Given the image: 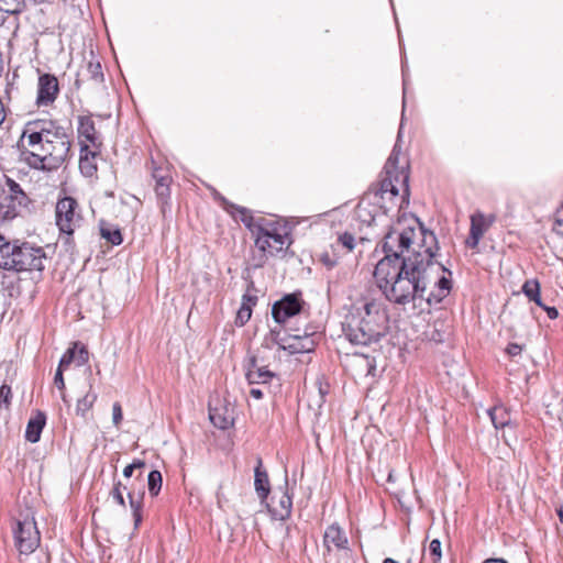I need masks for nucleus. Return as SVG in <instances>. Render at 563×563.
<instances>
[{"mask_svg": "<svg viewBox=\"0 0 563 563\" xmlns=\"http://www.w3.org/2000/svg\"><path fill=\"white\" fill-rule=\"evenodd\" d=\"M423 244L412 250V254L402 257L401 264H390V260L382 258L375 266L374 278L386 300L405 307L412 303L413 308H422L439 303L451 290V275L441 263L434 260L438 251L435 234L421 228Z\"/></svg>", "mask_w": 563, "mask_h": 563, "instance_id": "f257e3e1", "label": "nucleus"}, {"mask_svg": "<svg viewBox=\"0 0 563 563\" xmlns=\"http://www.w3.org/2000/svg\"><path fill=\"white\" fill-rule=\"evenodd\" d=\"M70 137L55 121H27L19 140L21 159L31 168L52 172L59 168L70 152Z\"/></svg>", "mask_w": 563, "mask_h": 563, "instance_id": "f03ea898", "label": "nucleus"}, {"mask_svg": "<svg viewBox=\"0 0 563 563\" xmlns=\"http://www.w3.org/2000/svg\"><path fill=\"white\" fill-rule=\"evenodd\" d=\"M388 323L385 302L377 298H365L346 316L342 330L352 344L369 345L386 334Z\"/></svg>", "mask_w": 563, "mask_h": 563, "instance_id": "7ed1b4c3", "label": "nucleus"}, {"mask_svg": "<svg viewBox=\"0 0 563 563\" xmlns=\"http://www.w3.org/2000/svg\"><path fill=\"white\" fill-rule=\"evenodd\" d=\"M415 235L416 230L412 227L391 228L384 238L383 251L385 256L383 258L390 260V264H401L402 257L412 254L410 246L413 243Z\"/></svg>", "mask_w": 563, "mask_h": 563, "instance_id": "20e7f679", "label": "nucleus"}, {"mask_svg": "<svg viewBox=\"0 0 563 563\" xmlns=\"http://www.w3.org/2000/svg\"><path fill=\"white\" fill-rule=\"evenodd\" d=\"M29 197L21 186L11 178L0 187V221L16 218L29 203Z\"/></svg>", "mask_w": 563, "mask_h": 563, "instance_id": "39448f33", "label": "nucleus"}, {"mask_svg": "<svg viewBox=\"0 0 563 563\" xmlns=\"http://www.w3.org/2000/svg\"><path fill=\"white\" fill-rule=\"evenodd\" d=\"M255 230L256 232L253 234L255 236V245L263 253L275 255L291 242L287 233L280 232L274 224L264 223V219L258 221Z\"/></svg>", "mask_w": 563, "mask_h": 563, "instance_id": "423d86ee", "label": "nucleus"}, {"mask_svg": "<svg viewBox=\"0 0 563 563\" xmlns=\"http://www.w3.org/2000/svg\"><path fill=\"white\" fill-rule=\"evenodd\" d=\"M15 547L21 554H31L40 545L41 537L36 522L29 515L16 519L13 527Z\"/></svg>", "mask_w": 563, "mask_h": 563, "instance_id": "0eeeda50", "label": "nucleus"}, {"mask_svg": "<svg viewBox=\"0 0 563 563\" xmlns=\"http://www.w3.org/2000/svg\"><path fill=\"white\" fill-rule=\"evenodd\" d=\"M55 217L59 231L71 235L81 220L77 201L68 196L59 198L55 208Z\"/></svg>", "mask_w": 563, "mask_h": 563, "instance_id": "6e6552de", "label": "nucleus"}, {"mask_svg": "<svg viewBox=\"0 0 563 563\" xmlns=\"http://www.w3.org/2000/svg\"><path fill=\"white\" fill-rule=\"evenodd\" d=\"M18 260L19 264L16 273L33 271L42 272L44 269L46 255L42 247L33 246L27 242H22Z\"/></svg>", "mask_w": 563, "mask_h": 563, "instance_id": "1a4fd4ad", "label": "nucleus"}, {"mask_svg": "<svg viewBox=\"0 0 563 563\" xmlns=\"http://www.w3.org/2000/svg\"><path fill=\"white\" fill-rule=\"evenodd\" d=\"M59 95V84L52 74H41L37 79L35 104L37 108L52 106Z\"/></svg>", "mask_w": 563, "mask_h": 563, "instance_id": "9d476101", "label": "nucleus"}, {"mask_svg": "<svg viewBox=\"0 0 563 563\" xmlns=\"http://www.w3.org/2000/svg\"><path fill=\"white\" fill-rule=\"evenodd\" d=\"M303 300L300 294H288L277 300L272 308L273 319L278 323H285L291 317L298 314L302 309Z\"/></svg>", "mask_w": 563, "mask_h": 563, "instance_id": "9b49d317", "label": "nucleus"}, {"mask_svg": "<svg viewBox=\"0 0 563 563\" xmlns=\"http://www.w3.org/2000/svg\"><path fill=\"white\" fill-rule=\"evenodd\" d=\"M267 509L276 520L287 519L292 509V497L288 493V476L285 475V484L275 490L269 503H266Z\"/></svg>", "mask_w": 563, "mask_h": 563, "instance_id": "f8f14e48", "label": "nucleus"}, {"mask_svg": "<svg viewBox=\"0 0 563 563\" xmlns=\"http://www.w3.org/2000/svg\"><path fill=\"white\" fill-rule=\"evenodd\" d=\"M401 153V148L398 142L394 145V148L387 158V162L384 166V174H395L396 181H400L404 187V195L409 196V172L407 166H399V155Z\"/></svg>", "mask_w": 563, "mask_h": 563, "instance_id": "ddd939ff", "label": "nucleus"}, {"mask_svg": "<svg viewBox=\"0 0 563 563\" xmlns=\"http://www.w3.org/2000/svg\"><path fill=\"white\" fill-rule=\"evenodd\" d=\"M323 548L330 554L333 551H349V538L345 531L338 525L328 526L323 533Z\"/></svg>", "mask_w": 563, "mask_h": 563, "instance_id": "4468645a", "label": "nucleus"}, {"mask_svg": "<svg viewBox=\"0 0 563 563\" xmlns=\"http://www.w3.org/2000/svg\"><path fill=\"white\" fill-rule=\"evenodd\" d=\"M21 242L8 241L0 234V268L4 271L16 272L19 264V254Z\"/></svg>", "mask_w": 563, "mask_h": 563, "instance_id": "2eb2a0df", "label": "nucleus"}, {"mask_svg": "<svg viewBox=\"0 0 563 563\" xmlns=\"http://www.w3.org/2000/svg\"><path fill=\"white\" fill-rule=\"evenodd\" d=\"M209 418L212 424L221 430L229 429L234 423V409L229 402L209 404Z\"/></svg>", "mask_w": 563, "mask_h": 563, "instance_id": "dca6fc26", "label": "nucleus"}, {"mask_svg": "<svg viewBox=\"0 0 563 563\" xmlns=\"http://www.w3.org/2000/svg\"><path fill=\"white\" fill-rule=\"evenodd\" d=\"M314 346L313 332L306 330L303 334L289 335L288 343L283 345V350L288 351L290 354L309 353L314 350Z\"/></svg>", "mask_w": 563, "mask_h": 563, "instance_id": "f3484780", "label": "nucleus"}, {"mask_svg": "<svg viewBox=\"0 0 563 563\" xmlns=\"http://www.w3.org/2000/svg\"><path fill=\"white\" fill-rule=\"evenodd\" d=\"M221 200L227 212H229L235 220H240L252 232V234L256 232L255 225L258 222H254L251 210L245 207L232 203L225 198H221Z\"/></svg>", "mask_w": 563, "mask_h": 563, "instance_id": "a211bd4d", "label": "nucleus"}, {"mask_svg": "<svg viewBox=\"0 0 563 563\" xmlns=\"http://www.w3.org/2000/svg\"><path fill=\"white\" fill-rule=\"evenodd\" d=\"M404 191V187L400 181H396L395 174H385L380 180L379 188L373 194L374 199H385V196H389L393 199L399 195V191Z\"/></svg>", "mask_w": 563, "mask_h": 563, "instance_id": "6ab92c4d", "label": "nucleus"}, {"mask_svg": "<svg viewBox=\"0 0 563 563\" xmlns=\"http://www.w3.org/2000/svg\"><path fill=\"white\" fill-rule=\"evenodd\" d=\"M45 423L46 415L43 411L37 410L27 422L25 430V439L31 443L38 442Z\"/></svg>", "mask_w": 563, "mask_h": 563, "instance_id": "aec40b11", "label": "nucleus"}, {"mask_svg": "<svg viewBox=\"0 0 563 563\" xmlns=\"http://www.w3.org/2000/svg\"><path fill=\"white\" fill-rule=\"evenodd\" d=\"M254 486L256 494L262 503H266L268 494L271 492L268 474L263 470L262 460H257V465L254 470Z\"/></svg>", "mask_w": 563, "mask_h": 563, "instance_id": "412c9836", "label": "nucleus"}, {"mask_svg": "<svg viewBox=\"0 0 563 563\" xmlns=\"http://www.w3.org/2000/svg\"><path fill=\"white\" fill-rule=\"evenodd\" d=\"M78 135L79 137L91 144L92 146L100 145V141L96 131L95 122L90 117H79L78 119Z\"/></svg>", "mask_w": 563, "mask_h": 563, "instance_id": "4be33fe9", "label": "nucleus"}, {"mask_svg": "<svg viewBox=\"0 0 563 563\" xmlns=\"http://www.w3.org/2000/svg\"><path fill=\"white\" fill-rule=\"evenodd\" d=\"M495 221V214L485 216L483 212L477 211L471 216L470 231L483 238L485 232L494 224Z\"/></svg>", "mask_w": 563, "mask_h": 563, "instance_id": "5701e85b", "label": "nucleus"}, {"mask_svg": "<svg viewBox=\"0 0 563 563\" xmlns=\"http://www.w3.org/2000/svg\"><path fill=\"white\" fill-rule=\"evenodd\" d=\"M274 377V374L265 366H257L256 360H251V366L246 372V379L250 385L266 384Z\"/></svg>", "mask_w": 563, "mask_h": 563, "instance_id": "b1692460", "label": "nucleus"}, {"mask_svg": "<svg viewBox=\"0 0 563 563\" xmlns=\"http://www.w3.org/2000/svg\"><path fill=\"white\" fill-rule=\"evenodd\" d=\"M153 178L156 181L155 191L157 197L161 199H166L169 197V184H170V176L159 168H154L153 170Z\"/></svg>", "mask_w": 563, "mask_h": 563, "instance_id": "393cba45", "label": "nucleus"}, {"mask_svg": "<svg viewBox=\"0 0 563 563\" xmlns=\"http://www.w3.org/2000/svg\"><path fill=\"white\" fill-rule=\"evenodd\" d=\"M488 416L492 420V423L496 429H503L510 423V416L507 409L503 406H495L488 409Z\"/></svg>", "mask_w": 563, "mask_h": 563, "instance_id": "a878e982", "label": "nucleus"}, {"mask_svg": "<svg viewBox=\"0 0 563 563\" xmlns=\"http://www.w3.org/2000/svg\"><path fill=\"white\" fill-rule=\"evenodd\" d=\"M522 292L530 301H533L539 307H544L540 296V283L538 279L532 278L526 280L522 285Z\"/></svg>", "mask_w": 563, "mask_h": 563, "instance_id": "bb28decb", "label": "nucleus"}, {"mask_svg": "<svg viewBox=\"0 0 563 563\" xmlns=\"http://www.w3.org/2000/svg\"><path fill=\"white\" fill-rule=\"evenodd\" d=\"M100 234L104 240L110 242L112 245H120L123 241L120 229L113 225H106L101 223Z\"/></svg>", "mask_w": 563, "mask_h": 563, "instance_id": "cd10ccee", "label": "nucleus"}, {"mask_svg": "<svg viewBox=\"0 0 563 563\" xmlns=\"http://www.w3.org/2000/svg\"><path fill=\"white\" fill-rule=\"evenodd\" d=\"M97 400V394L91 391H87V394L78 399L76 405V413L85 417L86 413L92 408L95 401Z\"/></svg>", "mask_w": 563, "mask_h": 563, "instance_id": "c85d7f7f", "label": "nucleus"}, {"mask_svg": "<svg viewBox=\"0 0 563 563\" xmlns=\"http://www.w3.org/2000/svg\"><path fill=\"white\" fill-rule=\"evenodd\" d=\"M24 8V0H0V11L4 13L19 14Z\"/></svg>", "mask_w": 563, "mask_h": 563, "instance_id": "c756f323", "label": "nucleus"}, {"mask_svg": "<svg viewBox=\"0 0 563 563\" xmlns=\"http://www.w3.org/2000/svg\"><path fill=\"white\" fill-rule=\"evenodd\" d=\"M162 482H163V478H162V474L159 471L157 470H154V471H151L148 476H147V487H148V493L151 494V496H157L158 493L161 492V488H162Z\"/></svg>", "mask_w": 563, "mask_h": 563, "instance_id": "7c9ffc66", "label": "nucleus"}, {"mask_svg": "<svg viewBox=\"0 0 563 563\" xmlns=\"http://www.w3.org/2000/svg\"><path fill=\"white\" fill-rule=\"evenodd\" d=\"M144 493H142L139 498H135V496L132 493H128L130 507L132 509L133 518H134V525L137 527L142 521L141 510H142V499H143Z\"/></svg>", "mask_w": 563, "mask_h": 563, "instance_id": "2f4dec72", "label": "nucleus"}, {"mask_svg": "<svg viewBox=\"0 0 563 563\" xmlns=\"http://www.w3.org/2000/svg\"><path fill=\"white\" fill-rule=\"evenodd\" d=\"M82 152H86L85 156L81 154L80 156V162H79V167H80V170L84 175L86 176H92L93 173H96L97 170V167L96 165H93L89 158H88V154H91L92 156H95L96 154L95 153H91V152H88V145L86 144L85 146L81 147V153Z\"/></svg>", "mask_w": 563, "mask_h": 563, "instance_id": "473e14b6", "label": "nucleus"}, {"mask_svg": "<svg viewBox=\"0 0 563 563\" xmlns=\"http://www.w3.org/2000/svg\"><path fill=\"white\" fill-rule=\"evenodd\" d=\"M287 343H288V338L287 339L282 338L280 331L276 330V329H272L269 331V333L264 339V344L267 347H271L273 344H276V345H278V347L280 350H283V345H287Z\"/></svg>", "mask_w": 563, "mask_h": 563, "instance_id": "72a5a7b5", "label": "nucleus"}, {"mask_svg": "<svg viewBox=\"0 0 563 563\" xmlns=\"http://www.w3.org/2000/svg\"><path fill=\"white\" fill-rule=\"evenodd\" d=\"M77 349H78V343L76 342L60 357L57 368H62L63 371L66 369L75 361V350H77Z\"/></svg>", "mask_w": 563, "mask_h": 563, "instance_id": "f704fd0d", "label": "nucleus"}, {"mask_svg": "<svg viewBox=\"0 0 563 563\" xmlns=\"http://www.w3.org/2000/svg\"><path fill=\"white\" fill-rule=\"evenodd\" d=\"M428 554L432 561V563H439L442 558V551H441V542L438 539H433L428 549Z\"/></svg>", "mask_w": 563, "mask_h": 563, "instance_id": "c9c22d12", "label": "nucleus"}, {"mask_svg": "<svg viewBox=\"0 0 563 563\" xmlns=\"http://www.w3.org/2000/svg\"><path fill=\"white\" fill-rule=\"evenodd\" d=\"M87 71L90 79L98 82L103 80V73L99 62H89L87 65Z\"/></svg>", "mask_w": 563, "mask_h": 563, "instance_id": "e433bc0d", "label": "nucleus"}, {"mask_svg": "<svg viewBox=\"0 0 563 563\" xmlns=\"http://www.w3.org/2000/svg\"><path fill=\"white\" fill-rule=\"evenodd\" d=\"M356 214L357 218L367 225H371L375 221V217L371 213L369 210H367L366 207H364L363 202L357 206Z\"/></svg>", "mask_w": 563, "mask_h": 563, "instance_id": "4c0bfd02", "label": "nucleus"}, {"mask_svg": "<svg viewBox=\"0 0 563 563\" xmlns=\"http://www.w3.org/2000/svg\"><path fill=\"white\" fill-rule=\"evenodd\" d=\"M356 361L360 365H364L366 369V375H373L375 371V361L374 358L364 355V354H355Z\"/></svg>", "mask_w": 563, "mask_h": 563, "instance_id": "58836bf2", "label": "nucleus"}, {"mask_svg": "<svg viewBox=\"0 0 563 563\" xmlns=\"http://www.w3.org/2000/svg\"><path fill=\"white\" fill-rule=\"evenodd\" d=\"M338 245H341L345 247L347 252H351L355 246V239L351 233L344 232L343 234L339 235Z\"/></svg>", "mask_w": 563, "mask_h": 563, "instance_id": "ea45409f", "label": "nucleus"}, {"mask_svg": "<svg viewBox=\"0 0 563 563\" xmlns=\"http://www.w3.org/2000/svg\"><path fill=\"white\" fill-rule=\"evenodd\" d=\"M89 361V352L84 345L78 344V349L75 350V361L77 366H82Z\"/></svg>", "mask_w": 563, "mask_h": 563, "instance_id": "a19ab883", "label": "nucleus"}, {"mask_svg": "<svg viewBox=\"0 0 563 563\" xmlns=\"http://www.w3.org/2000/svg\"><path fill=\"white\" fill-rule=\"evenodd\" d=\"M125 487L121 484V482H118L114 484L110 495L112 498L122 507H125V500L123 497V490Z\"/></svg>", "mask_w": 563, "mask_h": 563, "instance_id": "79ce46f5", "label": "nucleus"}, {"mask_svg": "<svg viewBox=\"0 0 563 563\" xmlns=\"http://www.w3.org/2000/svg\"><path fill=\"white\" fill-rule=\"evenodd\" d=\"M251 316H252L251 308L249 306H246L245 303H243L238 311L236 323L239 325H244L251 319Z\"/></svg>", "mask_w": 563, "mask_h": 563, "instance_id": "37998d69", "label": "nucleus"}, {"mask_svg": "<svg viewBox=\"0 0 563 563\" xmlns=\"http://www.w3.org/2000/svg\"><path fill=\"white\" fill-rule=\"evenodd\" d=\"M11 397H12L11 387L3 384L0 387V404H4L8 407L10 405Z\"/></svg>", "mask_w": 563, "mask_h": 563, "instance_id": "c03bdc74", "label": "nucleus"}, {"mask_svg": "<svg viewBox=\"0 0 563 563\" xmlns=\"http://www.w3.org/2000/svg\"><path fill=\"white\" fill-rule=\"evenodd\" d=\"M123 419L122 408L119 402H114L112 406V421L114 426H119Z\"/></svg>", "mask_w": 563, "mask_h": 563, "instance_id": "a18cd8bd", "label": "nucleus"}, {"mask_svg": "<svg viewBox=\"0 0 563 563\" xmlns=\"http://www.w3.org/2000/svg\"><path fill=\"white\" fill-rule=\"evenodd\" d=\"M320 260L328 268H333L338 264V258L331 256L329 253L322 254Z\"/></svg>", "mask_w": 563, "mask_h": 563, "instance_id": "49530a36", "label": "nucleus"}, {"mask_svg": "<svg viewBox=\"0 0 563 563\" xmlns=\"http://www.w3.org/2000/svg\"><path fill=\"white\" fill-rule=\"evenodd\" d=\"M63 372L64 371L62 368H57L56 373H55V377H54V384L59 390L65 389V380H64Z\"/></svg>", "mask_w": 563, "mask_h": 563, "instance_id": "de8ad7c7", "label": "nucleus"}, {"mask_svg": "<svg viewBox=\"0 0 563 563\" xmlns=\"http://www.w3.org/2000/svg\"><path fill=\"white\" fill-rule=\"evenodd\" d=\"M521 351H522L521 345H519L517 343H509L506 349L507 354L511 357L519 355L521 353Z\"/></svg>", "mask_w": 563, "mask_h": 563, "instance_id": "09e8293b", "label": "nucleus"}, {"mask_svg": "<svg viewBox=\"0 0 563 563\" xmlns=\"http://www.w3.org/2000/svg\"><path fill=\"white\" fill-rule=\"evenodd\" d=\"M481 239H482L481 236H478L470 231V235L466 239V245L471 249H475V247H477Z\"/></svg>", "mask_w": 563, "mask_h": 563, "instance_id": "8fccbe9b", "label": "nucleus"}, {"mask_svg": "<svg viewBox=\"0 0 563 563\" xmlns=\"http://www.w3.org/2000/svg\"><path fill=\"white\" fill-rule=\"evenodd\" d=\"M542 308L545 310L548 317L551 320H554V319L558 318L559 311H558V309L555 307H548V306L544 305V307H542Z\"/></svg>", "mask_w": 563, "mask_h": 563, "instance_id": "3c124183", "label": "nucleus"}, {"mask_svg": "<svg viewBox=\"0 0 563 563\" xmlns=\"http://www.w3.org/2000/svg\"><path fill=\"white\" fill-rule=\"evenodd\" d=\"M250 396L254 399L263 398V390L261 388H251Z\"/></svg>", "mask_w": 563, "mask_h": 563, "instance_id": "603ef678", "label": "nucleus"}, {"mask_svg": "<svg viewBox=\"0 0 563 563\" xmlns=\"http://www.w3.org/2000/svg\"><path fill=\"white\" fill-rule=\"evenodd\" d=\"M554 230H555L559 234L563 235V219H558V220L555 221Z\"/></svg>", "mask_w": 563, "mask_h": 563, "instance_id": "864d4df0", "label": "nucleus"}, {"mask_svg": "<svg viewBox=\"0 0 563 563\" xmlns=\"http://www.w3.org/2000/svg\"><path fill=\"white\" fill-rule=\"evenodd\" d=\"M131 465L133 466L134 470L136 468H143L145 467V462L143 460H134Z\"/></svg>", "mask_w": 563, "mask_h": 563, "instance_id": "5fc2aeb1", "label": "nucleus"}, {"mask_svg": "<svg viewBox=\"0 0 563 563\" xmlns=\"http://www.w3.org/2000/svg\"><path fill=\"white\" fill-rule=\"evenodd\" d=\"M133 471H134V468H133V466L131 464L125 466L124 470H123L124 477H131L132 474H133Z\"/></svg>", "mask_w": 563, "mask_h": 563, "instance_id": "6e6d98bb", "label": "nucleus"}, {"mask_svg": "<svg viewBox=\"0 0 563 563\" xmlns=\"http://www.w3.org/2000/svg\"><path fill=\"white\" fill-rule=\"evenodd\" d=\"M401 70H402V75H404V97H405V96H406V85H407V82H406V78H405V76H406V75H405V71H406V65H405V63H402ZM405 102H406V101L404 100V101H402V107H404V108H405Z\"/></svg>", "mask_w": 563, "mask_h": 563, "instance_id": "4d7b16f0", "label": "nucleus"}, {"mask_svg": "<svg viewBox=\"0 0 563 563\" xmlns=\"http://www.w3.org/2000/svg\"><path fill=\"white\" fill-rule=\"evenodd\" d=\"M4 119H5L4 108H3V103H2V101L0 100V125L2 124V122L4 121Z\"/></svg>", "mask_w": 563, "mask_h": 563, "instance_id": "13d9d810", "label": "nucleus"}, {"mask_svg": "<svg viewBox=\"0 0 563 563\" xmlns=\"http://www.w3.org/2000/svg\"><path fill=\"white\" fill-rule=\"evenodd\" d=\"M483 563H507V562L504 561L503 559H488V560L484 561Z\"/></svg>", "mask_w": 563, "mask_h": 563, "instance_id": "bf43d9fd", "label": "nucleus"}, {"mask_svg": "<svg viewBox=\"0 0 563 563\" xmlns=\"http://www.w3.org/2000/svg\"><path fill=\"white\" fill-rule=\"evenodd\" d=\"M558 516L560 518V521L563 523V506H561L558 510Z\"/></svg>", "mask_w": 563, "mask_h": 563, "instance_id": "052dcab7", "label": "nucleus"}, {"mask_svg": "<svg viewBox=\"0 0 563 563\" xmlns=\"http://www.w3.org/2000/svg\"><path fill=\"white\" fill-rule=\"evenodd\" d=\"M383 563H398L397 561H395L394 559H390V558H387L383 561Z\"/></svg>", "mask_w": 563, "mask_h": 563, "instance_id": "680f3d73", "label": "nucleus"}, {"mask_svg": "<svg viewBox=\"0 0 563 563\" xmlns=\"http://www.w3.org/2000/svg\"><path fill=\"white\" fill-rule=\"evenodd\" d=\"M402 121H404V118L401 119V122H402ZM401 129H402V123L400 124V128H399V131H398V139L400 137Z\"/></svg>", "mask_w": 563, "mask_h": 563, "instance_id": "e2e57ef3", "label": "nucleus"}, {"mask_svg": "<svg viewBox=\"0 0 563 563\" xmlns=\"http://www.w3.org/2000/svg\"><path fill=\"white\" fill-rule=\"evenodd\" d=\"M388 481H389V482L394 481V477H393V473H391V472L388 474Z\"/></svg>", "mask_w": 563, "mask_h": 563, "instance_id": "0e129e2a", "label": "nucleus"}, {"mask_svg": "<svg viewBox=\"0 0 563 563\" xmlns=\"http://www.w3.org/2000/svg\"><path fill=\"white\" fill-rule=\"evenodd\" d=\"M62 399L64 402H67V397L65 396V394L62 395Z\"/></svg>", "mask_w": 563, "mask_h": 563, "instance_id": "69168bd1", "label": "nucleus"}, {"mask_svg": "<svg viewBox=\"0 0 563 563\" xmlns=\"http://www.w3.org/2000/svg\"><path fill=\"white\" fill-rule=\"evenodd\" d=\"M285 530H286V534H288V533H289V531H290V527H289V526H287V527L285 528Z\"/></svg>", "mask_w": 563, "mask_h": 563, "instance_id": "338daca9", "label": "nucleus"}]
</instances>
